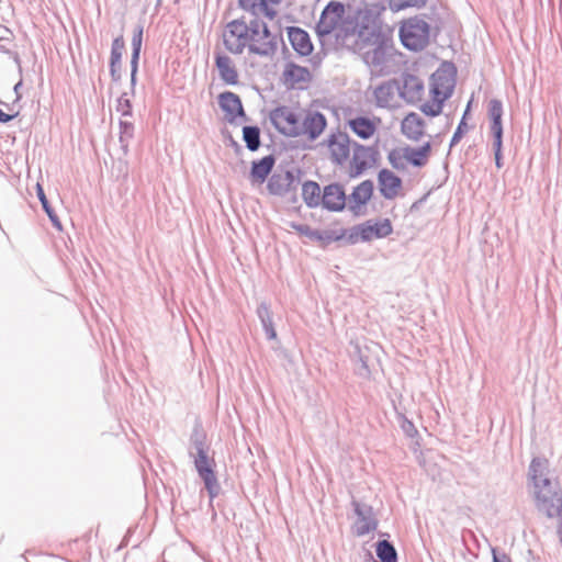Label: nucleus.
Instances as JSON below:
<instances>
[{"label": "nucleus", "mask_w": 562, "mask_h": 562, "mask_svg": "<svg viewBox=\"0 0 562 562\" xmlns=\"http://www.w3.org/2000/svg\"><path fill=\"white\" fill-rule=\"evenodd\" d=\"M324 238L322 241L329 243L334 240H338L341 238V236H336L334 232L331 231H322Z\"/></svg>", "instance_id": "nucleus-55"}, {"label": "nucleus", "mask_w": 562, "mask_h": 562, "mask_svg": "<svg viewBox=\"0 0 562 562\" xmlns=\"http://www.w3.org/2000/svg\"><path fill=\"white\" fill-rule=\"evenodd\" d=\"M327 126L326 116L317 110L307 109L300 112V121L296 131H293L295 137L304 136L308 140H316Z\"/></svg>", "instance_id": "nucleus-5"}, {"label": "nucleus", "mask_w": 562, "mask_h": 562, "mask_svg": "<svg viewBox=\"0 0 562 562\" xmlns=\"http://www.w3.org/2000/svg\"><path fill=\"white\" fill-rule=\"evenodd\" d=\"M360 10L348 9L340 1H330L326 4L321 13L319 21L315 26L316 34L322 41H330L336 22H344L345 18L350 14H362Z\"/></svg>", "instance_id": "nucleus-4"}, {"label": "nucleus", "mask_w": 562, "mask_h": 562, "mask_svg": "<svg viewBox=\"0 0 562 562\" xmlns=\"http://www.w3.org/2000/svg\"><path fill=\"white\" fill-rule=\"evenodd\" d=\"M270 121L272 125L283 135L295 137L293 131L300 121V113H295L290 106L280 105L270 112Z\"/></svg>", "instance_id": "nucleus-10"}, {"label": "nucleus", "mask_w": 562, "mask_h": 562, "mask_svg": "<svg viewBox=\"0 0 562 562\" xmlns=\"http://www.w3.org/2000/svg\"><path fill=\"white\" fill-rule=\"evenodd\" d=\"M356 351L358 356L356 372L362 378H368L370 375L369 358L358 345L356 346Z\"/></svg>", "instance_id": "nucleus-41"}, {"label": "nucleus", "mask_w": 562, "mask_h": 562, "mask_svg": "<svg viewBox=\"0 0 562 562\" xmlns=\"http://www.w3.org/2000/svg\"><path fill=\"white\" fill-rule=\"evenodd\" d=\"M116 111L120 112L122 116H132V104L130 99L126 98V93H123L119 98Z\"/></svg>", "instance_id": "nucleus-46"}, {"label": "nucleus", "mask_w": 562, "mask_h": 562, "mask_svg": "<svg viewBox=\"0 0 562 562\" xmlns=\"http://www.w3.org/2000/svg\"><path fill=\"white\" fill-rule=\"evenodd\" d=\"M288 37L292 48L301 56H308L313 52V44L306 31L297 26L288 27Z\"/></svg>", "instance_id": "nucleus-20"}, {"label": "nucleus", "mask_w": 562, "mask_h": 562, "mask_svg": "<svg viewBox=\"0 0 562 562\" xmlns=\"http://www.w3.org/2000/svg\"><path fill=\"white\" fill-rule=\"evenodd\" d=\"M257 316L260 319L262 328L268 339H277V331L273 326L272 312L266 302H261L257 307Z\"/></svg>", "instance_id": "nucleus-30"}, {"label": "nucleus", "mask_w": 562, "mask_h": 562, "mask_svg": "<svg viewBox=\"0 0 562 562\" xmlns=\"http://www.w3.org/2000/svg\"><path fill=\"white\" fill-rule=\"evenodd\" d=\"M429 24L418 16L403 21L400 38L403 46L413 52L423 50L429 43Z\"/></svg>", "instance_id": "nucleus-3"}, {"label": "nucleus", "mask_w": 562, "mask_h": 562, "mask_svg": "<svg viewBox=\"0 0 562 562\" xmlns=\"http://www.w3.org/2000/svg\"><path fill=\"white\" fill-rule=\"evenodd\" d=\"M279 40V35L272 34L269 27L265 26L258 36L250 34L248 52L260 57L272 58L278 50Z\"/></svg>", "instance_id": "nucleus-9"}, {"label": "nucleus", "mask_w": 562, "mask_h": 562, "mask_svg": "<svg viewBox=\"0 0 562 562\" xmlns=\"http://www.w3.org/2000/svg\"><path fill=\"white\" fill-rule=\"evenodd\" d=\"M223 43L229 53L243 54L250 43V33L246 27V22L241 19L228 22L223 34Z\"/></svg>", "instance_id": "nucleus-6"}, {"label": "nucleus", "mask_w": 562, "mask_h": 562, "mask_svg": "<svg viewBox=\"0 0 562 562\" xmlns=\"http://www.w3.org/2000/svg\"><path fill=\"white\" fill-rule=\"evenodd\" d=\"M133 136H134V125L128 121L121 120L120 121L119 140H120L121 148L123 149L124 154H126L128 151L130 140L133 138Z\"/></svg>", "instance_id": "nucleus-37"}, {"label": "nucleus", "mask_w": 562, "mask_h": 562, "mask_svg": "<svg viewBox=\"0 0 562 562\" xmlns=\"http://www.w3.org/2000/svg\"><path fill=\"white\" fill-rule=\"evenodd\" d=\"M299 182L300 179L295 176L294 170L274 172L268 180L267 189L273 195L284 196L295 191Z\"/></svg>", "instance_id": "nucleus-13"}, {"label": "nucleus", "mask_w": 562, "mask_h": 562, "mask_svg": "<svg viewBox=\"0 0 562 562\" xmlns=\"http://www.w3.org/2000/svg\"><path fill=\"white\" fill-rule=\"evenodd\" d=\"M283 77L286 83L294 87L295 85L310 81L311 72L306 67L289 63L283 71Z\"/></svg>", "instance_id": "nucleus-27"}, {"label": "nucleus", "mask_w": 562, "mask_h": 562, "mask_svg": "<svg viewBox=\"0 0 562 562\" xmlns=\"http://www.w3.org/2000/svg\"><path fill=\"white\" fill-rule=\"evenodd\" d=\"M371 148L355 143L353 156L351 161L352 177L361 175L367 168H369L373 161L368 159L371 156Z\"/></svg>", "instance_id": "nucleus-25"}, {"label": "nucleus", "mask_w": 562, "mask_h": 562, "mask_svg": "<svg viewBox=\"0 0 562 562\" xmlns=\"http://www.w3.org/2000/svg\"><path fill=\"white\" fill-rule=\"evenodd\" d=\"M361 224L356 225L350 228L347 235V241L351 245H355L359 241H362V235L360 234Z\"/></svg>", "instance_id": "nucleus-49"}, {"label": "nucleus", "mask_w": 562, "mask_h": 562, "mask_svg": "<svg viewBox=\"0 0 562 562\" xmlns=\"http://www.w3.org/2000/svg\"><path fill=\"white\" fill-rule=\"evenodd\" d=\"M190 442L191 448L189 453L191 457L202 454L209 451V447L205 442V435L198 429L193 430L190 438Z\"/></svg>", "instance_id": "nucleus-36"}, {"label": "nucleus", "mask_w": 562, "mask_h": 562, "mask_svg": "<svg viewBox=\"0 0 562 562\" xmlns=\"http://www.w3.org/2000/svg\"><path fill=\"white\" fill-rule=\"evenodd\" d=\"M199 476L204 482L210 499H214L221 491V485L214 472L215 462L207 452L192 457Z\"/></svg>", "instance_id": "nucleus-8"}, {"label": "nucleus", "mask_w": 562, "mask_h": 562, "mask_svg": "<svg viewBox=\"0 0 562 562\" xmlns=\"http://www.w3.org/2000/svg\"><path fill=\"white\" fill-rule=\"evenodd\" d=\"M22 85H23V80H22V78H20V80L13 87V91L15 94V102H18L22 99V93H21Z\"/></svg>", "instance_id": "nucleus-56"}, {"label": "nucleus", "mask_w": 562, "mask_h": 562, "mask_svg": "<svg viewBox=\"0 0 562 562\" xmlns=\"http://www.w3.org/2000/svg\"><path fill=\"white\" fill-rule=\"evenodd\" d=\"M265 26H268L263 21H260L258 19H251L248 23L246 22V27L248 29V32L250 34H254L255 36L259 35V32Z\"/></svg>", "instance_id": "nucleus-48"}, {"label": "nucleus", "mask_w": 562, "mask_h": 562, "mask_svg": "<svg viewBox=\"0 0 562 562\" xmlns=\"http://www.w3.org/2000/svg\"><path fill=\"white\" fill-rule=\"evenodd\" d=\"M431 150L430 143H426L418 148L405 147L403 157L414 167H423L427 164Z\"/></svg>", "instance_id": "nucleus-29"}, {"label": "nucleus", "mask_w": 562, "mask_h": 562, "mask_svg": "<svg viewBox=\"0 0 562 562\" xmlns=\"http://www.w3.org/2000/svg\"><path fill=\"white\" fill-rule=\"evenodd\" d=\"M493 135V149L494 153H502V146H503V130L497 131H491Z\"/></svg>", "instance_id": "nucleus-50"}, {"label": "nucleus", "mask_w": 562, "mask_h": 562, "mask_svg": "<svg viewBox=\"0 0 562 562\" xmlns=\"http://www.w3.org/2000/svg\"><path fill=\"white\" fill-rule=\"evenodd\" d=\"M276 165V157L268 155L259 160H254L250 168V179L256 183H263Z\"/></svg>", "instance_id": "nucleus-24"}, {"label": "nucleus", "mask_w": 562, "mask_h": 562, "mask_svg": "<svg viewBox=\"0 0 562 562\" xmlns=\"http://www.w3.org/2000/svg\"><path fill=\"white\" fill-rule=\"evenodd\" d=\"M16 115H18V113H15V114H8V113H4L0 109V123H8V122L12 121Z\"/></svg>", "instance_id": "nucleus-57"}, {"label": "nucleus", "mask_w": 562, "mask_h": 562, "mask_svg": "<svg viewBox=\"0 0 562 562\" xmlns=\"http://www.w3.org/2000/svg\"><path fill=\"white\" fill-rule=\"evenodd\" d=\"M492 554H493V562H512L509 555H507L506 553H503V554H497V551L496 549H492Z\"/></svg>", "instance_id": "nucleus-52"}, {"label": "nucleus", "mask_w": 562, "mask_h": 562, "mask_svg": "<svg viewBox=\"0 0 562 562\" xmlns=\"http://www.w3.org/2000/svg\"><path fill=\"white\" fill-rule=\"evenodd\" d=\"M321 187L315 181H306L302 186V196L308 207H317L322 205Z\"/></svg>", "instance_id": "nucleus-31"}, {"label": "nucleus", "mask_w": 562, "mask_h": 562, "mask_svg": "<svg viewBox=\"0 0 562 562\" xmlns=\"http://www.w3.org/2000/svg\"><path fill=\"white\" fill-rule=\"evenodd\" d=\"M124 50V41L122 37H116L112 42L111 57H110V74L113 81L121 79V59Z\"/></svg>", "instance_id": "nucleus-26"}, {"label": "nucleus", "mask_w": 562, "mask_h": 562, "mask_svg": "<svg viewBox=\"0 0 562 562\" xmlns=\"http://www.w3.org/2000/svg\"><path fill=\"white\" fill-rule=\"evenodd\" d=\"M402 429L409 437H413L417 432L414 424L406 418L403 419Z\"/></svg>", "instance_id": "nucleus-51"}, {"label": "nucleus", "mask_w": 562, "mask_h": 562, "mask_svg": "<svg viewBox=\"0 0 562 562\" xmlns=\"http://www.w3.org/2000/svg\"><path fill=\"white\" fill-rule=\"evenodd\" d=\"M495 156V165L497 168H501L503 166L502 164V153H494Z\"/></svg>", "instance_id": "nucleus-58"}, {"label": "nucleus", "mask_w": 562, "mask_h": 562, "mask_svg": "<svg viewBox=\"0 0 562 562\" xmlns=\"http://www.w3.org/2000/svg\"><path fill=\"white\" fill-rule=\"evenodd\" d=\"M469 110H470V103L468 104L467 110L463 113L462 120L458 124L457 130L454 131V133L452 135V138L450 140V147H453L454 145H457L461 140L463 135L468 132L469 126L465 123V117L469 113Z\"/></svg>", "instance_id": "nucleus-42"}, {"label": "nucleus", "mask_w": 562, "mask_h": 562, "mask_svg": "<svg viewBox=\"0 0 562 562\" xmlns=\"http://www.w3.org/2000/svg\"><path fill=\"white\" fill-rule=\"evenodd\" d=\"M137 70H138V63L134 64V61L131 60V86H132V89H134V87L136 85Z\"/></svg>", "instance_id": "nucleus-53"}, {"label": "nucleus", "mask_w": 562, "mask_h": 562, "mask_svg": "<svg viewBox=\"0 0 562 562\" xmlns=\"http://www.w3.org/2000/svg\"><path fill=\"white\" fill-rule=\"evenodd\" d=\"M350 137L341 131L333 132L328 135L323 145H326L330 151V159L336 165H342L350 155Z\"/></svg>", "instance_id": "nucleus-11"}, {"label": "nucleus", "mask_w": 562, "mask_h": 562, "mask_svg": "<svg viewBox=\"0 0 562 562\" xmlns=\"http://www.w3.org/2000/svg\"><path fill=\"white\" fill-rule=\"evenodd\" d=\"M360 47L351 49L362 53L363 61L372 67H383L394 54L391 36L375 26L367 25L361 34Z\"/></svg>", "instance_id": "nucleus-1"}, {"label": "nucleus", "mask_w": 562, "mask_h": 562, "mask_svg": "<svg viewBox=\"0 0 562 562\" xmlns=\"http://www.w3.org/2000/svg\"><path fill=\"white\" fill-rule=\"evenodd\" d=\"M351 505L357 515L353 533L358 537H362L374 531L378 528V519L374 516L372 506L356 499L351 502Z\"/></svg>", "instance_id": "nucleus-12"}, {"label": "nucleus", "mask_w": 562, "mask_h": 562, "mask_svg": "<svg viewBox=\"0 0 562 562\" xmlns=\"http://www.w3.org/2000/svg\"><path fill=\"white\" fill-rule=\"evenodd\" d=\"M220 108L225 112V119L233 123L237 116L245 117V111L240 98L231 91H225L218 95Z\"/></svg>", "instance_id": "nucleus-17"}, {"label": "nucleus", "mask_w": 562, "mask_h": 562, "mask_svg": "<svg viewBox=\"0 0 562 562\" xmlns=\"http://www.w3.org/2000/svg\"><path fill=\"white\" fill-rule=\"evenodd\" d=\"M268 3L269 2H266V7H261L258 12H262L267 18L273 20L274 16L277 15V12L273 9L269 8Z\"/></svg>", "instance_id": "nucleus-54"}, {"label": "nucleus", "mask_w": 562, "mask_h": 562, "mask_svg": "<svg viewBox=\"0 0 562 562\" xmlns=\"http://www.w3.org/2000/svg\"><path fill=\"white\" fill-rule=\"evenodd\" d=\"M13 59H14V63L16 64V66H18L19 74L22 75V65H21L20 56L18 54H15Z\"/></svg>", "instance_id": "nucleus-59"}, {"label": "nucleus", "mask_w": 562, "mask_h": 562, "mask_svg": "<svg viewBox=\"0 0 562 562\" xmlns=\"http://www.w3.org/2000/svg\"><path fill=\"white\" fill-rule=\"evenodd\" d=\"M424 94L423 81L414 75H405L400 83V95L408 103H416Z\"/></svg>", "instance_id": "nucleus-18"}, {"label": "nucleus", "mask_w": 562, "mask_h": 562, "mask_svg": "<svg viewBox=\"0 0 562 562\" xmlns=\"http://www.w3.org/2000/svg\"><path fill=\"white\" fill-rule=\"evenodd\" d=\"M457 69L452 63L443 61L430 77L431 95L448 99L454 88Z\"/></svg>", "instance_id": "nucleus-7"}, {"label": "nucleus", "mask_w": 562, "mask_h": 562, "mask_svg": "<svg viewBox=\"0 0 562 562\" xmlns=\"http://www.w3.org/2000/svg\"><path fill=\"white\" fill-rule=\"evenodd\" d=\"M267 2H270V3H279L281 0H266Z\"/></svg>", "instance_id": "nucleus-60"}, {"label": "nucleus", "mask_w": 562, "mask_h": 562, "mask_svg": "<svg viewBox=\"0 0 562 562\" xmlns=\"http://www.w3.org/2000/svg\"><path fill=\"white\" fill-rule=\"evenodd\" d=\"M375 553L381 562H397V551L389 540L378 541Z\"/></svg>", "instance_id": "nucleus-33"}, {"label": "nucleus", "mask_w": 562, "mask_h": 562, "mask_svg": "<svg viewBox=\"0 0 562 562\" xmlns=\"http://www.w3.org/2000/svg\"><path fill=\"white\" fill-rule=\"evenodd\" d=\"M243 139L246 147L250 151H256L260 147V130L258 126H244L243 127Z\"/></svg>", "instance_id": "nucleus-35"}, {"label": "nucleus", "mask_w": 562, "mask_h": 562, "mask_svg": "<svg viewBox=\"0 0 562 562\" xmlns=\"http://www.w3.org/2000/svg\"><path fill=\"white\" fill-rule=\"evenodd\" d=\"M547 461L540 458H533L529 467V475L532 481L533 488L541 483L542 480H550L546 475Z\"/></svg>", "instance_id": "nucleus-32"}, {"label": "nucleus", "mask_w": 562, "mask_h": 562, "mask_svg": "<svg viewBox=\"0 0 562 562\" xmlns=\"http://www.w3.org/2000/svg\"><path fill=\"white\" fill-rule=\"evenodd\" d=\"M389 161L390 164L392 165L393 168L397 169V170H403L405 168V165L404 162L402 161V159L404 158L403 155H401L398 151L396 150H392L390 154H389Z\"/></svg>", "instance_id": "nucleus-47"}, {"label": "nucleus", "mask_w": 562, "mask_h": 562, "mask_svg": "<svg viewBox=\"0 0 562 562\" xmlns=\"http://www.w3.org/2000/svg\"><path fill=\"white\" fill-rule=\"evenodd\" d=\"M294 228L301 235H304V236L308 237L312 240H323V238H324V235H323L322 231L313 229L308 225L301 224V225L294 226Z\"/></svg>", "instance_id": "nucleus-44"}, {"label": "nucleus", "mask_w": 562, "mask_h": 562, "mask_svg": "<svg viewBox=\"0 0 562 562\" xmlns=\"http://www.w3.org/2000/svg\"><path fill=\"white\" fill-rule=\"evenodd\" d=\"M364 20H369L367 13L350 14L345 18L344 22H336L330 41L334 40L336 47L348 50L359 48L362 31L368 25Z\"/></svg>", "instance_id": "nucleus-2"}, {"label": "nucleus", "mask_w": 562, "mask_h": 562, "mask_svg": "<svg viewBox=\"0 0 562 562\" xmlns=\"http://www.w3.org/2000/svg\"><path fill=\"white\" fill-rule=\"evenodd\" d=\"M37 196L42 203L44 211L46 212L52 224L54 225V227H56L57 229H61V223H60L58 216L56 215V213L54 212V210L52 209V206L49 205L48 200L46 199V195L40 184H37Z\"/></svg>", "instance_id": "nucleus-38"}, {"label": "nucleus", "mask_w": 562, "mask_h": 562, "mask_svg": "<svg viewBox=\"0 0 562 562\" xmlns=\"http://www.w3.org/2000/svg\"><path fill=\"white\" fill-rule=\"evenodd\" d=\"M161 2H162V0H157V4L158 5L161 4Z\"/></svg>", "instance_id": "nucleus-61"}, {"label": "nucleus", "mask_w": 562, "mask_h": 562, "mask_svg": "<svg viewBox=\"0 0 562 562\" xmlns=\"http://www.w3.org/2000/svg\"><path fill=\"white\" fill-rule=\"evenodd\" d=\"M396 93L400 94V82L395 79L382 82L373 91L375 103L380 108L391 106Z\"/></svg>", "instance_id": "nucleus-21"}, {"label": "nucleus", "mask_w": 562, "mask_h": 562, "mask_svg": "<svg viewBox=\"0 0 562 562\" xmlns=\"http://www.w3.org/2000/svg\"><path fill=\"white\" fill-rule=\"evenodd\" d=\"M215 66L218 70L220 78L227 85L235 86L238 83V71L232 58L222 53H215Z\"/></svg>", "instance_id": "nucleus-22"}, {"label": "nucleus", "mask_w": 562, "mask_h": 562, "mask_svg": "<svg viewBox=\"0 0 562 562\" xmlns=\"http://www.w3.org/2000/svg\"><path fill=\"white\" fill-rule=\"evenodd\" d=\"M346 193L341 184L330 183L324 188L322 205L333 212L342 211L346 206Z\"/></svg>", "instance_id": "nucleus-15"}, {"label": "nucleus", "mask_w": 562, "mask_h": 562, "mask_svg": "<svg viewBox=\"0 0 562 562\" xmlns=\"http://www.w3.org/2000/svg\"><path fill=\"white\" fill-rule=\"evenodd\" d=\"M347 124L350 130L362 139L370 138L376 130L375 124L366 116H357L355 119H350L348 120Z\"/></svg>", "instance_id": "nucleus-28"}, {"label": "nucleus", "mask_w": 562, "mask_h": 562, "mask_svg": "<svg viewBox=\"0 0 562 562\" xmlns=\"http://www.w3.org/2000/svg\"><path fill=\"white\" fill-rule=\"evenodd\" d=\"M266 0H239V5L252 14H257L261 7H266Z\"/></svg>", "instance_id": "nucleus-45"}, {"label": "nucleus", "mask_w": 562, "mask_h": 562, "mask_svg": "<svg viewBox=\"0 0 562 562\" xmlns=\"http://www.w3.org/2000/svg\"><path fill=\"white\" fill-rule=\"evenodd\" d=\"M378 184L381 195L386 200H393L402 188V179L389 169H382L378 173Z\"/></svg>", "instance_id": "nucleus-16"}, {"label": "nucleus", "mask_w": 562, "mask_h": 562, "mask_svg": "<svg viewBox=\"0 0 562 562\" xmlns=\"http://www.w3.org/2000/svg\"><path fill=\"white\" fill-rule=\"evenodd\" d=\"M143 42V26L137 25L133 31L131 60L138 63Z\"/></svg>", "instance_id": "nucleus-40"}, {"label": "nucleus", "mask_w": 562, "mask_h": 562, "mask_svg": "<svg viewBox=\"0 0 562 562\" xmlns=\"http://www.w3.org/2000/svg\"><path fill=\"white\" fill-rule=\"evenodd\" d=\"M391 8L395 11H401L406 8L420 9L426 5L427 0H391Z\"/></svg>", "instance_id": "nucleus-43"}, {"label": "nucleus", "mask_w": 562, "mask_h": 562, "mask_svg": "<svg viewBox=\"0 0 562 562\" xmlns=\"http://www.w3.org/2000/svg\"><path fill=\"white\" fill-rule=\"evenodd\" d=\"M488 116L491 120V131L503 130V103L497 99H492L488 102Z\"/></svg>", "instance_id": "nucleus-34"}, {"label": "nucleus", "mask_w": 562, "mask_h": 562, "mask_svg": "<svg viewBox=\"0 0 562 562\" xmlns=\"http://www.w3.org/2000/svg\"><path fill=\"white\" fill-rule=\"evenodd\" d=\"M402 133L412 140H419L425 133V122L417 113H408L401 124Z\"/></svg>", "instance_id": "nucleus-23"}, {"label": "nucleus", "mask_w": 562, "mask_h": 562, "mask_svg": "<svg viewBox=\"0 0 562 562\" xmlns=\"http://www.w3.org/2000/svg\"><path fill=\"white\" fill-rule=\"evenodd\" d=\"M447 99L440 98V95H432V100L430 102H426L422 105L420 110L423 113L429 116H437L441 113L443 102Z\"/></svg>", "instance_id": "nucleus-39"}, {"label": "nucleus", "mask_w": 562, "mask_h": 562, "mask_svg": "<svg viewBox=\"0 0 562 562\" xmlns=\"http://www.w3.org/2000/svg\"><path fill=\"white\" fill-rule=\"evenodd\" d=\"M392 233L393 226L389 218L379 221L369 220L361 223L360 234L362 235V241H371L374 238H385Z\"/></svg>", "instance_id": "nucleus-14"}, {"label": "nucleus", "mask_w": 562, "mask_h": 562, "mask_svg": "<svg viewBox=\"0 0 562 562\" xmlns=\"http://www.w3.org/2000/svg\"><path fill=\"white\" fill-rule=\"evenodd\" d=\"M373 181L364 180L357 187H355L352 193L348 198L349 210L355 214H360V209L364 205L373 194Z\"/></svg>", "instance_id": "nucleus-19"}]
</instances>
